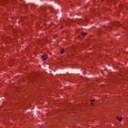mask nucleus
<instances>
[{"instance_id":"nucleus-1","label":"nucleus","mask_w":128,"mask_h":128,"mask_svg":"<svg viewBox=\"0 0 128 128\" xmlns=\"http://www.w3.org/2000/svg\"><path fill=\"white\" fill-rule=\"evenodd\" d=\"M42 58L43 60H46L48 58V56H46V55H42Z\"/></svg>"},{"instance_id":"nucleus-2","label":"nucleus","mask_w":128,"mask_h":128,"mask_svg":"<svg viewBox=\"0 0 128 128\" xmlns=\"http://www.w3.org/2000/svg\"><path fill=\"white\" fill-rule=\"evenodd\" d=\"M117 120H118L119 122H122V117L118 118V116H117Z\"/></svg>"},{"instance_id":"nucleus-3","label":"nucleus","mask_w":128,"mask_h":128,"mask_svg":"<svg viewBox=\"0 0 128 128\" xmlns=\"http://www.w3.org/2000/svg\"><path fill=\"white\" fill-rule=\"evenodd\" d=\"M86 34H88V33L86 32H84V33H82L81 34V36H86Z\"/></svg>"},{"instance_id":"nucleus-4","label":"nucleus","mask_w":128,"mask_h":128,"mask_svg":"<svg viewBox=\"0 0 128 128\" xmlns=\"http://www.w3.org/2000/svg\"><path fill=\"white\" fill-rule=\"evenodd\" d=\"M60 52L62 54L64 52V49H61Z\"/></svg>"},{"instance_id":"nucleus-5","label":"nucleus","mask_w":128,"mask_h":128,"mask_svg":"<svg viewBox=\"0 0 128 128\" xmlns=\"http://www.w3.org/2000/svg\"><path fill=\"white\" fill-rule=\"evenodd\" d=\"M42 10H46V8H42Z\"/></svg>"},{"instance_id":"nucleus-6","label":"nucleus","mask_w":128,"mask_h":128,"mask_svg":"<svg viewBox=\"0 0 128 128\" xmlns=\"http://www.w3.org/2000/svg\"><path fill=\"white\" fill-rule=\"evenodd\" d=\"M78 38H80L82 37L80 36H79Z\"/></svg>"},{"instance_id":"nucleus-7","label":"nucleus","mask_w":128,"mask_h":128,"mask_svg":"<svg viewBox=\"0 0 128 128\" xmlns=\"http://www.w3.org/2000/svg\"><path fill=\"white\" fill-rule=\"evenodd\" d=\"M91 102H94V100H91Z\"/></svg>"}]
</instances>
